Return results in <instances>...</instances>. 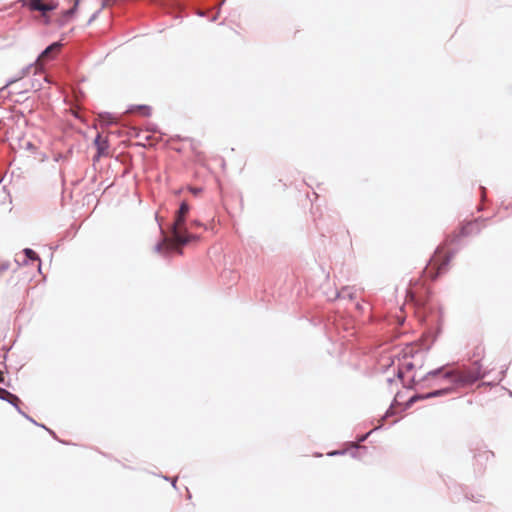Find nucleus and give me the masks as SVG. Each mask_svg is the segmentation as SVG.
<instances>
[{"mask_svg":"<svg viewBox=\"0 0 512 512\" xmlns=\"http://www.w3.org/2000/svg\"><path fill=\"white\" fill-rule=\"evenodd\" d=\"M4 382L3 372L0 370V383Z\"/></svg>","mask_w":512,"mask_h":512,"instance_id":"obj_17","label":"nucleus"},{"mask_svg":"<svg viewBox=\"0 0 512 512\" xmlns=\"http://www.w3.org/2000/svg\"><path fill=\"white\" fill-rule=\"evenodd\" d=\"M390 365V362L387 361L386 363L383 364V366H389Z\"/></svg>","mask_w":512,"mask_h":512,"instance_id":"obj_20","label":"nucleus"},{"mask_svg":"<svg viewBox=\"0 0 512 512\" xmlns=\"http://www.w3.org/2000/svg\"><path fill=\"white\" fill-rule=\"evenodd\" d=\"M449 389H445V390H439V391H435L434 393H432L433 396H438V395H441L443 392H448Z\"/></svg>","mask_w":512,"mask_h":512,"instance_id":"obj_14","label":"nucleus"},{"mask_svg":"<svg viewBox=\"0 0 512 512\" xmlns=\"http://www.w3.org/2000/svg\"><path fill=\"white\" fill-rule=\"evenodd\" d=\"M442 372V369H437V370H434V371H430L428 373V376H431V377H435L437 376L438 374H440Z\"/></svg>","mask_w":512,"mask_h":512,"instance_id":"obj_13","label":"nucleus"},{"mask_svg":"<svg viewBox=\"0 0 512 512\" xmlns=\"http://www.w3.org/2000/svg\"><path fill=\"white\" fill-rule=\"evenodd\" d=\"M188 212H189V205L187 204V202L183 201L181 203L180 208L177 211V213L180 214L181 216L186 217Z\"/></svg>","mask_w":512,"mask_h":512,"instance_id":"obj_11","label":"nucleus"},{"mask_svg":"<svg viewBox=\"0 0 512 512\" xmlns=\"http://www.w3.org/2000/svg\"><path fill=\"white\" fill-rule=\"evenodd\" d=\"M61 45L59 43H53L47 47L39 56L38 62L44 63L52 57V55L59 52Z\"/></svg>","mask_w":512,"mask_h":512,"instance_id":"obj_6","label":"nucleus"},{"mask_svg":"<svg viewBox=\"0 0 512 512\" xmlns=\"http://www.w3.org/2000/svg\"><path fill=\"white\" fill-rule=\"evenodd\" d=\"M397 320H398V323L399 324H402L404 322V317L402 316H397Z\"/></svg>","mask_w":512,"mask_h":512,"instance_id":"obj_16","label":"nucleus"},{"mask_svg":"<svg viewBox=\"0 0 512 512\" xmlns=\"http://www.w3.org/2000/svg\"><path fill=\"white\" fill-rule=\"evenodd\" d=\"M186 217L176 213L171 229V236L163 234V239L155 246V250L161 254L172 252L181 253L182 246L194 240L196 237L187 232L185 228ZM162 233H164L162 231Z\"/></svg>","mask_w":512,"mask_h":512,"instance_id":"obj_2","label":"nucleus"},{"mask_svg":"<svg viewBox=\"0 0 512 512\" xmlns=\"http://www.w3.org/2000/svg\"><path fill=\"white\" fill-rule=\"evenodd\" d=\"M347 290H348L347 288H343V289L341 290V294H343V295H344V294L347 292Z\"/></svg>","mask_w":512,"mask_h":512,"instance_id":"obj_19","label":"nucleus"},{"mask_svg":"<svg viewBox=\"0 0 512 512\" xmlns=\"http://www.w3.org/2000/svg\"><path fill=\"white\" fill-rule=\"evenodd\" d=\"M94 144L97 147V157L108 155V140L107 138L102 137V135L98 134L94 140Z\"/></svg>","mask_w":512,"mask_h":512,"instance_id":"obj_5","label":"nucleus"},{"mask_svg":"<svg viewBox=\"0 0 512 512\" xmlns=\"http://www.w3.org/2000/svg\"><path fill=\"white\" fill-rule=\"evenodd\" d=\"M79 1H80V0H75L74 7H73V8H71V9H69V10H67V11L65 12V14H64V15H65L66 17L71 16V15L75 12V9H76V7H77V5H78Z\"/></svg>","mask_w":512,"mask_h":512,"instance_id":"obj_12","label":"nucleus"},{"mask_svg":"<svg viewBox=\"0 0 512 512\" xmlns=\"http://www.w3.org/2000/svg\"><path fill=\"white\" fill-rule=\"evenodd\" d=\"M486 227V222L484 219H474L463 223L459 228V236H469L473 234L479 233L482 229Z\"/></svg>","mask_w":512,"mask_h":512,"instance_id":"obj_4","label":"nucleus"},{"mask_svg":"<svg viewBox=\"0 0 512 512\" xmlns=\"http://www.w3.org/2000/svg\"><path fill=\"white\" fill-rule=\"evenodd\" d=\"M24 254L26 255V257L32 261H40L39 259V256L37 255V253L35 251H33L32 249L30 248H26L24 249Z\"/></svg>","mask_w":512,"mask_h":512,"instance_id":"obj_8","label":"nucleus"},{"mask_svg":"<svg viewBox=\"0 0 512 512\" xmlns=\"http://www.w3.org/2000/svg\"><path fill=\"white\" fill-rule=\"evenodd\" d=\"M450 260L451 254L444 248H438L425 267L422 277L411 282L407 290L406 301L419 307L424 306L428 302L430 295L426 279L434 280L445 273L448 270Z\"/></svg>","mask_w":512,"mask_h":512,"instance_id":"obj_1","label":"nucleus"},{"mask_svg":"<svg viewBox=\"0 0 512 512\" xmlns=\"http://www.w3.org/2000/svg\"><path fill=\"white\" fill-rule=\"evenodd\" d=\"M57 6L58 4L56 2L50 1L49 3H43L38 11H41L43 14H45L47 11L56 9Z\"/></svg>","mask_w":512,"mask_h":512,"instance_id":"obj_7","label":"nucleus"},{"mask_svg":"<svg viewBox=\"0 0 512 512\" xmlns=\"http://www.w3.org/2000/svg\"><path fill=\"white\" fill-rule=\"evenodd\" d=\"M42 4L41 0H29L28 6L31 10L38 11Z\"/></svg>","mask_w":512,"mask_h":512,"instance_id":"obj_10","label":"nucleus"},{"mask_svg":"<svg viewBox=\"0 0 512 512\" xmlns=\"http://www.w3.org/2000/svg\"><path fill=\"white\" fill-rule=\"evenodd\" d=\"M0 398L2 399H16L17 401H19V398L14 395V394H11L9 391L5 390V389H2L0 388Z\"/></svg>","mask_w":512,"mask_h":512,"instance_id":"obj_9","label":"nucleus"},{"mask_svg":"<svg viewBox=\"0 0 512 512\" xmlns=\"http://www.w3.org/2000/svg\"><path fill=\"white\" fill-rule=\"evenodd\" d=\"M483 376L484 372L478 362H475L474 366L470 368L446 371L444 373V378L456 387L471 385Z\"/></svg>","mask_w":512,"mask_h":512,"instance_id":"obj_3","label":"nucleus"},{"mask_svg":"<svg viewBox=\"0 0 512 512\" xmlns=\"http://www.w3.org/2000/svg\"><path fill=\"white\" fill-rule=\"evenodd\" d=\"M6 400L12 404H16L18 402L16 399H6Z\"/></svg>","mask_w":512,"mask_h":512,"instance_id":"obj_18","label":"nucleus"},{"mask_svg":"<svg viewBox=\"0 0 512 512\" xmlns=\"http://www.w3.org/2000/svg\"><path fill=\"white\" fill-rule=\"evenodd\" d=\"M190 191H191L194 195H197L199 192H201V189H200V188H190Z\"/></svg>","mask_w":512,"mask_h":512,"instance_id":"obj_15","label":"nucleus"}]
</instances>
